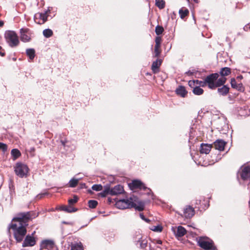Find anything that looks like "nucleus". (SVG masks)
<instances>
[{"label":"nucleus","mask_w":250,"mask_h":250,"mask_svg":"<svg viewBox=\"0 0 250 250\" xmlns=\"http://www.w3.org/2000/svg\"><path fill=\"white\" fill-rule=\"evenodd\" d=\"M31 219L30 212L20 213L12 220L9 228L14 231V236L18 242H21L26 233V226Z\"/></svg>","instance_id":"1"},{"label":"nucleus","mask_w":250,"mask_h":250,"mask_svg":"<svg viewBox=\"0 0 250 250\" xmlns=\"http://www.w3.org/2000/svg\"><path fill=\"white\" fill-rule=\"evenodd\" d=\"M4 38L11 47L17 46L20 43L18 36L13 31H6L4 33Z\"/></svg>","instance_id":"2"},{"label":"nucleus","mask_w":250,"mask_h":250,"mask_svg":"<svg viewBox=\"0 0 250 250\" xmlns=\"http://www.w3.org/2000/svg\"><path fill=\"white\" fill-rule=\"evenodd\" d=\"M198 245L205 250H215L213 242L207 237H199L197 239Z\"/></svg>","instance_id":"3"},{"label":"nucleus","mask_w":250,"mask_h":250,"mask_svg":"<svg viewBox=\"0 0 250 250\" xmlns=\"http://www.w3.org/2000/svg\"><path fill=\"white\" fill-rule=\"evenodd\" d=\"M27 166L22 163H17L14 166V171L17 175L20 178L26 177L29 172Z\"/></svg>","instance_id":"4"},{"label":"nucleus","mask_w":250,"mask_h":250,"mask_svg":"<svg viewBox=\"0 0 250 250\" xmlns=\"http://www.w3.org/2000/svg\"><path fill=\"white\" fill-rule=\"evenodd\" d=\"M124 191L123 187L120 185H118L115 186L114 188H110L108 187L105 188L103 192L101 193V194L104 196L106 195L109 194L112 195H117L119 194H121Z\"/></svg>","instance_id":"5"},{"label":"nucleus","mask_w":250,"mask_h":250,"mask_svg":"<svg viewBox=\"0 0 250 250\" xmlns=\"http://www.w3.org/2000/svg\"><path fill=\"white\" fill-rule=\"evenodd\" d=\"M117 208L124 209L125 208H131L134 206L133 201L132 198L126 199L119 200L116 203Z\"/></svg>","instance_id":"6"},{"label":"nucleus","mask_w":250,"mask_h":250,"mask_svg":"<svg viewBox=\"0 0 250 250\" xmlns=\"http://www.w3.org/2000/svg\"><path fill=\"white\" fill-rule=\"evenodd\" d=\"M219 75L217 73H214L208 76L205 79L206 84L207 83L210 89H214L216 87L215 82L217 80Z\"/></svg>","instance_id":"7"},{"label":"nucleus","mask_w":250,"mask_h":250,"mask_svg":"<svg viewBox=\"0 0 250 250\" xmlns=\"http://www.w3.org/2000/svg\"><path fill=\"white\" fill-rule=\"evenodd\" d=\"M47 11L37 13L34 16V21L38 24H43L47 21Z\"/></svg>","instance_id":"8"},{"label":"nucleus","mask_w":250,"mask_h":250,"mask_svg":"<svg viewBox=\"0 0 250 250\" xmlns=\"http://www.w3.org/2000/svg\"><path fill=\"white\" fill-rule=\"evenodd\" d=\"M41 248L42 249H46L47 250H58L54 242L49 240L42 241L41 244Z\"/></svg>","instance_id":"9"},{"label":"nucleus","mask_w":250,"mask_h":250,"mask_svg":"<svg viewBox=\"0 0 250 250\" xmlns=\"http://www.w3.org/2000/svg\"><path fill=\"white\" fill-rule=\"evenodd\" d=\"M21 40L23 42H28L31 40V32L28 28H21L20 30Z\"/></svg>","instance_id":"10"},{"label":"nucleus","mask_w":250,"mask_h":250,"mask_svg":"<svg viewBox=\"0 0 250 250\" xmlns=\"http://www.w3.org/2000/svg\"><path fill=\"white\" fill-rule=\"evenodd\" d=\"M36 241L35 238L30 235H27L22 243V247H32L35 245Z\"/></svg>","instance_id":"11"},{"label":"nucleus","mask_w":250,"mask_h":250,"mask_svg":"<svg viewBox=\"0 0 250 250\" xmlns=\"http://www.w3.org/2000/svg\"><path fill=\"white\" fill-rule=\"evenodd\" d=\"M240 176L243 180L249 179L250 178V167L246 166L243 167Z\"/></svg>","instance_id":"12"},{"label":"nucleus","mask_w":250,"mask_h":250,"mask_svg":"<svg viewBox=\"0 0 250 250\" xmlns=\"http://www.w3.org/2000/svg\"><path fill=\"white\" fill-rule=\"evenodd\" d=\"M129 186L132 189L140 188L146 189V187L139 180H134L131 183L129 184Z\"/></svg>","instance_id":"13"},{"label":"nucleus","mask_w":250,"mask_h":250,"mask_svg":"<svg viewBox=\"0 0 250 250\" xmlns=\"http://www.w3.org/2000/svg\"><path fill=\"white\" fill-rule=\"evenodd\" d=\"M226 143L223 140L218 139L214 142V146L216 149L219 151H223L224 149V147Z\"/></svg>","instance_id":"14"},{"label":"nucleus","mask_w":250,"mask_h":250,"mask_svg":"<svg viewBox=\"0 0 250 250\" xmlns=\"http://www.w3.org/2000/svg\"><path fill=\"white\" fill-rule=\"evenodd\" d=\"M212 148V145L208 144H202L200 146V152L202 154H208Z\"/></svg>","instance_id":"15"},{"label":"nucleus","mask_w":250,"mask_h":250,"mask_svg":"<svg viewBox=\"0 0 250 250\" xmlns=\"http://www.w3.org/2000/svg\"><path fill=\"white\" fill-rule=\"evenodd\" d=\"M162 63V60L157 59L153 62L151 66V69L154 73H157L159 71V67Z\"/></svg>","instance_id":"16"},{"label":"nucleus","mask_w":250,"mask_h":250,"mask_svg":"<svg viewBox=\"0 0 250 250\" xmlns=\"http://www.w3.org/2000/svg\"><path fill=\"white\" fill-rule=\"evenodd\" d=\"M194 214V210L193 208L190 206H188L184 209V215L186 218H191Z\"/></svg>","instance_id":"17"},{"label":"nucleus","mask_w":250,"mask_h":250,"mask_svg":"<svg viewBox=\"0 0 250 250\" xmlns=\"http://www.w3.org/2000/svg\"><path fill=\"white\" fill-rule=\"evenodd\" d=\"M58 209L60 210H62L68 213L74 212L78 210L77 208H74L70 206H60Z\"/></svg>","instance_id":"18"},{"label":"nucleus","mask_w":250,"mask_h":250,"mask_svg":"<svg viewBox=\"0 0 250 250\" xmlns=\"http://www.w3.org/2000/svg\"><path fill=\"white\" fill-rule=\"evenodd\" d=\"M186 232L187 231L184 227L179 226L177 228V232L175 233V235L177 237H182L186 233Z\"/></svg>","instance_id":"19"},{"label":"nucleus","mask_w":250,"mask_h":250,"mask_svg":"<svg viewBox=\"0 0 250 250\" xmlns=\"http://www.w3.org/2000/svg\"><path fill=\"white\" fill-rule=\"evenodd\" d=\"M176 93L182 97H185L187 94L185 87L182 86H179L176 90Z\"/></svg>","instance_id":"20"},{"label":"nucleus","mask_w":250,"mask_h":250,"mask_svg":"<svg viewBox=\"0 0 250 250\" xmlns=\"http://www.w3.org/2000/svg\"><path fill=\"white\" fill-rule=\"evenodd\" d=\"M71 250H83V246L81 242L79 243H73L71 245Z\"/></svg>","instance_id":"21"},{"label":"nucleus","mask_w":250,"mask_h":250,"mask_svg":"<svg viewBox=\"0 0 250 250\" xmlns=\"http://www.w3.org/2000/svg\"><path fill=\"white\" fill-rule=\"evenodd\" d=\"M229 87L227 85H224L223 87L218 89V92L220 95L225 96L229 93Z\"/></svg>","instance_id":"22"},{"label":"nucleus","mask_w":250,"mask_h":250,"mask_svg":"<svg viewBox=\"0 0 250 250\" xmlns=\"http://www.w3.org/2000/svg\"><path fill=\"white\" fill-rule=\"evenodd\" d=\"M188 10L185 7L182 8L179 11V14L181 19H184L185 17L188 16Z\"/></svg>","instance_id":"23"},{"label":"nucleus","mask_w":250,"mask_h":250,"mask_svg":"<svg viewBox=\"0 0 250 250\" xmlns=\"http://www.w3.org/2000/svg\"><path fill=\"white\" fill-rule=\"evenodd\" d=\"M192 92L195 95H201L203 93L204 90L199 86H195V87L193 88Z\"/></svg>","instance_id":"24"},{"label":"nucleus","mask_w":250,"mask_h":250,"mask_svg":"<svg viewBox=\"0 0 250 250\" xmlns=\"http://www.w3.org/2000/svg\"><path fill=\"white\" fill-rule=\"evenodd\" d=\"M231 71L229 67H224L222 68L220 71V74L222 76H226L230 74Z\"/></svg>","instance_id":"25"},{"label":"nucleus","mask_w":250,"mask_h":250,"mask_svg":"<svg viewBox=\"0 0 250 250\" xmlns=\"http://www.w3.org/2000/svg\"><path fill=\"white\" fill-rule=\"evenodd\" d=\"M11 155L13 157V159L16 160L21 156V153L18 149H13L11 150Z\"/></svg>","instance_id":"26"},{"label":"nucleus","mask_w":250,"mask_h":250,"mask_svg":"<svg viewBox=\"0 0 250 250\" xmlns=\"http://www.w3.org/2000/svg\"><path fill=\"white\" fill-rule=\"evenodd\" d=\"M26 52L30 60H33L34 58L35 51L34 49H27Z\"/></svg>","instance_id":"27"},{"label":"nucleus","mask_w":250,"mask_h":250,"mask_svg":"<svg viewBox=\"0 0 250 250\" xmlns=\"http://www.w3.org/2000/svg\"><path fill=\"white\" fill-rule=\"evenodd\" d=\"M79 180L75 178L71 179L68 183V187L70 188H75L78 184Z\"/></svg>","instance_id":"28"},{"label":"nucleus","mask_w":250,"mask_h":250,"mask_svg":"<svg viewBox=\"0 0 250 250\" xmlns=\"http://www.w3.org/2000/svg\"><path fill=\"white\" fill-rule=\"evenodd\" d=\"M155 4L159 9H162L165 6V1L164 0H155Z\"/></svg>","instance_id":"29"},{"label":"nucleus","mask_w":250,"mask_h":250,"mask_svg":"<svg viewBox=\"0 0 250 250\" xmlns=\"http://www.w3.org/2000/svg\"><path fill=\"white\" fill-rule=\"evenodd\" d=\"M216 82H215V84H216V87L220 86L221 85H223L226 81V78L225 77H222L219 78V79L216 80Z\"/></svg>","instance_id":"30"},{"label":"nucleus","mask_w":250,"mask_h":250,"mask_svg":"<svg viewBox=\"0 0 250 250\" xmlns=\"http://www.w3.org/2000/svg\"><path fill=\"white\" fill-rule=\"evenodd\" d=\"M43 35L46 38H49L52 36L53 32L50 29H46L43 31Z\"/></svg>","instance_id":"31"},{"label":"nucleus","mask_w":250,"mask_h":250,"mask_svg":"<svg viewBox=\"0 0 250 250\" xmlns=\"http://www.w3.org/2000/svg\"><path fill=\"white\" fill-rule=\"evenodd\" d=\"M134 206L133 208H134L136 210L139 211H142L144 209V204L142 203H139L138 205L133 202Z\"/></svg>","instance_id":"32"},{"label":"nucleus","mask_w":250,"mask_h":250,"mask_svg":"<svg viewBox=\"0 0 250 250\" xmlns=\"http://www.w3.org/2000/svg\"><path fill=\"white\" fill-rule=\"evenodd\" d=\"M88 204L90 208H94L97 207L98 205V202L96 200H91L88 201Z\"/></svg>","instance_id":"33"},{"label":"nucleus","mask_w":250,"mask_h":250,"mask_svg":"<svg viewBox=\"0 0 250 250\" xmlns=\"http://www.w3.org/2000/svg\"><path fill=\"white\" fill-rule=\"evenodd\" d=\"M160 46L159 45H155L154 48V57H158L159 56V55L161 54V50H160Z\"/></svg>","instance_id":"34"},{"label":"nucleus","mask_w":250,"mask_h":250,"mask_svg":"<svg viewBox=\"0 0 250 250\" xmlns=\"http://www.w3.org/2000/svg\"><path fill=\"white\" fill-rule=\"evenodd\" d=\"M78 201V197L76 195H74L72 199H70L68 200V202L69 206H71L72 205L76 204Z\"/></svg>","instance_id":"35"},{"label":"nucleus","mask_w":250,"mask_h":250,"mask_svg":"<svg viewBox=\"0 0 250 250\" xmlns=\"http://www.w3.org/2000/svg\"><path fill=\"white\" fill-rule=\"evenodd\" d=\"M164 31V28L161 26L157 25L155 28V33L157 35L162 34Z\"/></svg>","instance_id":"36"},{"label":"nucleus","mask_w":250,"mask_h":250,"mask_svg":"<svg viewBox=\"0 0 250 250\" xmlns=\"http://www.w3.org/2000/svg\"><path fill=\"white\" fill-rule=\"evenodd\" d=\"M151 229L156 232H161L163 229V227L161 225H158L157 226H153L151 228Z\"/></svg>","instance_id":"37"},{"label":"nucleus","mask_w":250,"mask_h":250,"mask_svg":"<svg viewBox=\"0 0 250 250\" xmlns=\"http://www.w3.org/2000/svg\"><path fill=\"white\" fill-rule=\"evenodd\" d=\"M92 189L95 191H101L103 189V187L101 185H94L92 187Z\"/></svg>","instance_id":"38"},{"label":"nucleus","mask_w":250,"mask_h":250,"mask_svg":"<svg viewBox=\"0 0 250 250\" xmlns=\"http://www.w3.org/2000/svg\"><path fill=\"white\" fill-rule=\"evenodd\" d=\"M235 89L241 92H243L245 90V87L242 83H238Z\"/></svg>","instance_id":"39"},{"label":"nucleus","mask_w":250,"mask_h":250,"mask_svg":"<svg viewBox=\"0 0 250 250\" xmlns=\"http://www.w3.org/2000/svg\"><path fill=\"white\" fill-rule=\"evenodd\" d=\"M196 83V86H204L206 85V82L205 81H201L199 80H194Z\"/></svg>","instance_id":"40"},{"label":"nucleus","mask_w":250,"mask_h":250,"mask_svg":"<svg viewBox=\"0 0 250 250\" xmlns=\"http://www.w3.org/2000/svg\"><path fill=\"white\" fill-rule=\"evenodd\" d=\"M230 84H231V87L234 89H235L236 88L237 85H238V84L237 83L236 80L234 78L231 79Z\"/></svg>","instance_id":"41"},{"label":"nucleus","mask_w":250,"mask_h":250,"mask_svg":"<svg viewBox=\"0 0 250 250\" xmlns=\"http://www.w3.org/2000/svg\"><path fill=\"white\" fill-rule=\"evenodd\" d=\"M7 146L6 144L2 143H0V150H2L3 152L7 150Z\"/></svg>","instance_id":"42"},{"label":"nucleus","mask_w":250,"mask_h":250,"mask_svg":"<svg viewBox=\"0 0 250 250\" xmlns=\"http://www.w3.org/2000/svg\"><path fill=\"white\" fill-rule=\"evenodd\" d=\"M155 45H159L161 46V38L160 37H157L155 38Z\"/></svg>","instance_id":"43"},{"label":"nucleus","mask_w":250,"mask_h":250,"mask_svg":"<svg viewBox=\"0 0 250 250\" xmlns=\"http://www.w3.org/2000/svg\"><path fill=\"white\" fill-rule=\"evenodd\" d=\"M188 85L191 87L194 88L196 86V83L194 80H190L188 81Z\"/></svg>","instance_id":"44"},{"label":"nucleus","mask_w":250,"mask_h":250,"mask_svg":"<svg viewBox=\"0 0 250 250\" xmlns=\"http://www.w3.org/2000/svg\"><path fill=\"white\" fill-rule=\"evenodd\" d=\"M140 216L142 220H143L145 221L146 222H149V219H146V218L145 217V216L144 215V214H143V213H140Z\"/></svg>","instance_id":"45"},{"label":"nucleus","mask_w":250,"mask_h":250,"mask_svg":"<svg viewBox=\"0 0 250 250\" xmlns=\"http://www.w3.org/2000/svg\"><path fill=\"white\" fill-rule=\"evenodd\" d=\"M0 55L2 57H3L5 55V53H4V50L2 49V48L0 46Z\"/></svg>","instance_id":"46"},{"label":"nucleus","mask_w":250,"mask_h":250,"mask_svg":"<svg viewBox=\"0 0 250 250\" xmlns=\"http://www.w3.org/2000/svg\"><path fill=\"white\" fill-rule=\"evenodd\" d=\"M140 245L142 248H145L146 246V243H143V242H142Z\"/></svg>","instance_id":"47"},{"label":"nucleus","mask_w":250,"mask_h":250,"mask_svg":"<svg viewBox=\"0 0 250 250\" xmlns=\"http://www.w3.org/2000/svg\"><path fill=\"white\" fill-rule=\"evenodd\" d=\"M62 145L65 147V144L67 143L66 141L64 140H61V141Z\"/></svg>","instance_id":"48"},{"label":"nucleus","mask_w":250,"mask_h":250,"mask_svg":"<svg viewBox=\"0 0 250 250\" xmlns=\"http://www.w3.org/2000/svg\"><path fill=\"white\" fill-rule=\"evenodd\" d=\"M4 24V22L2 21H0V27H2Z\"/></svg>","instance_id":"49"},{"label":"nucleus","mask_w":250,"mask_h":250,"mask_svg":"<svg viewBox=\"0 0 250 250\" xmlns=\"http://www.w3.org/2000/svg\"><path fill=\"white\" fill-rule=\"evenodd\" d=\"M44 194H42V195H38V196H37V197H38V198H41L43 195H44Z\"/></svg>","instance_id":"50"},{"label":"nucleus","mask_w":250,"mask_h":250,"mask_svg":"<svg viewBox=\"0 0 250 250\" xmlns=\"http://www.w3.org/2000/svg\"><path fill=\"white\" fill-rule=\"evenodd\" d=\"M238 79H242L243 78V76H239L237 77Z\"/></svg>","instance_id":"51"},{"label":"nucleus","mask_w":250,"mask_h":250,"mask_svg":"<svg viewBox=\"0 0 250 250\" xmlns=\"http://www.w3.org/2000/svg\"><path fill=\"white\" fill-rule=\"evenodd\" d=\"M157 243L161 244H162V241L161 240H159L157 241Z\"/></svg>","instance_id":"52"},{"label":"nucleus","mask_w":250,"mask_h":250,"mask_svg":"<svg viewBox=\"0 0 250 250\" xmlns=\"http://www.w3.org/2000/svg\"><path fill=\"white\" fill-rule=\"evenodd\" d=\"M193 1L194 2H195L196 3H197L198 2V0H193Z\"/></svg>","instance_id":"53"},{"label":"nucleus","mask_w":250,"mask_h":250,"mask_svg":"<svg viewBox=\"0 0 250 250\" xmlns=\"http://www.w3.org/2000/svg\"><path fill=\"white\" fill-rule=\"evenodd\" d=\"M35 150V148H34V147H33V148H31V150Z\"/></svg>","instance_id":"54"},{"label":"nucleus","mask_w":250,"mask_h":250,"mask_svg":"<svg viewBox=\"0 0 250 250\" xmlns=\"http://www.w3.org/2000/svg\"><path fill=\"white\" fill-rule=\"evenodd\" d=\"M187 73H188V74H191V73H190V72H187Z\"/></svg>","instance_id":"55"},{"label":"nucleus","mask_w":250,"mask_h":250,"mask_svg":"<svg viewBox=\"0 0 250 250\" xmlns=\"http://www.w3.org/2000/svg\"><path fill=\"white\" fill-rule=\"evenodd\" d=\"M249 25V29H250V23L248 24Z\"/></svg>","instance_id":"56"},{"label":"nucleus","mask_w":250,"mask_h":250,"mask_svg":"<svg viewBox=\"0 0 250 250\" xmlns=\"http://www.w3.org/2000/svg\"><path fill=\"white\" fill-rule=\"evenodd\" d=\"M244 29L246 31H247V30H246L245 27L244 28Z\"/></svg>","instance_id":"57"},{"label":"nucleus","mask_w":250,"mask_h":250,"mask_svg":"<svg viewBox=\"0 0 250 250\" xmlns=\"http://www.w3.org/2000/svg\"><path fill=\"white\" fill-rule=\"evenodd\" d=\"M1 16V14H0V17Z\"/></svg>","instance_id":"58"}]
</instances>
